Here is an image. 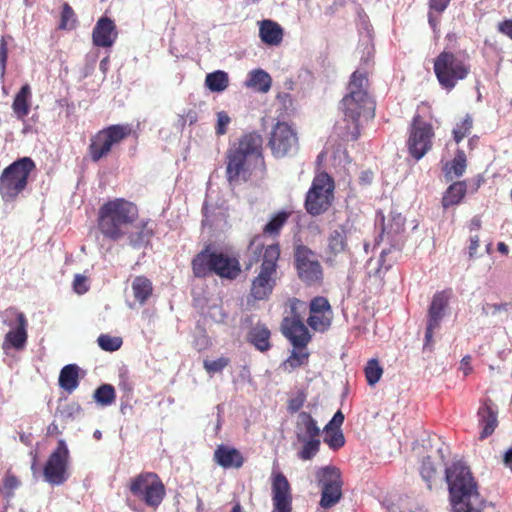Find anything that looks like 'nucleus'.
Here are the masks:
<instances>
[{
    "label": "nucleus",
    "mask_w": 512,
    "mask_h": 512,
    "mask_svg": "<svg viewBox=\"0 0 512 512\" xmlns=\"http://www.w3.org/2000/svg\"><path fill=\"white\" fill-rule=\"evenodd\" d=\"M263 139L257 132L246 133L226 152L225 176L230 185L262 181L267 174Z\"/></svg>",
    "instance_id": "nucleus-1"
},
{
    "label": "nucleus",
    "mask_w": 512,
    "mask_h": 512,
    "mask_svg": "<svg viewBox=\"0 0 512 512\" xmlns=\"http://www.w3.org/2000/svg\"><path fill=\"white\" fill-rule=\"evenodd\" d=\"M368 88L367 73L354 71L347 86L348 93L341 101L344 120L352 124V129L347 126L352 141H356L360 137V120L368 121L375 116V102L369 95Z\"/></svg>",
    "instance_id": "nucleus-2"
},
{
    "label": "nucleus",
    "mask_w": 512,
    "mask_h": 512,
    "mask_svg": "<svg viewBox=\"0 0 512 512\" xmlns=\"http://www.w3.org/2000/svg\"><path fill=\"white\" fill-rule=\"evenodd\" d=\"M445 473L453 512H482L484 500L469 468L457 462Z\"/></svg>",
    "instance_id": "nucleus-3"
},
{
    "label": "nucleus",
    "mask_w": 512,
    "mask_h": 512,
    "mask_svg": "<svg viewBox=\"0 0 512 512\" xmlns=\"http://www.w3.org/2000/svg\"><path fill=\"white\" fill-rule=\"evenodd\" d=\"M139 216L135 203L125 198H115L105 202L99 208L97 228L104 238L118 241L126 234V228L132 225Z\"/></svg>",
    "instance_id": "nucleus-4"
},
{
    "label": "nucleus",
    "mask_w": 512,
    "mask_h": 512,
    "mask_svg": "<svg viewBox=\"0 0 512 512\" xmlns=\"http://www.w3.org/2000/svg\"><path fill=\"white\" fill-rule=\"evenodd\" d=\"M193 275L196 278H206L217 275L222 279L235 280L241 273V265L237 257L224 252L211 250L206 245L191 261Z\"/></svg>",
    "instance_id": "nucleus-5"
},
{
    "label": "nucleus",
    "mask_w": 512,
    "mask_h": 512,
    "mask_svg": "<svg viewBox=\"0 0 512 512\" xmlns=\"http://www.w3.org/2000/svg\"><path fill=\"white\" fill-rule=\"evenodd\" d=\"M433 70L439 85L451 91L470 74L469 56L443 50L434 58Z\"/></svg>",
    "instance_id": "nucleus-6"
},
{
    "label": "nucleus",
    "mask_w": 512,
    "mask_h": 512,
    "mask_svg": "<svg viewBox=\"0 0 512 512\" xmlns=\"http://www.w3.org/2000/svg\"><path fill=\"white\" fill-rule=\"evenodd\" d=\"M36 164L30 157L12 162L0 175V195L5 202H12L26 189L30 174Z\"/></svg>",
    "instance_id": "nucleus-7"
},
{
    "label": "nucleus",
    "mask_w": 512,
    "mask_h": 512,
    "mask_svg": "<svg viewBox=\"0 0 512 512\" xmlns=\"http://www.w3.org/2000/svg\"><path fill=\"white\" fill-rule=\"evenodd\" d=\"M280 252L279 243L265 247L260 271L251 283L250 296L254 300H266L272 294L276 286L277 262Z\"/></svg>",
    "instance_id": "nucleus-8"
},
{
    "label": "nucleus",
    "mask_w": 512,
    "mask_h": 512,
    "mask_svg": "<svg viewBox=\"0 0 512 512\" xmlns=\"http://www.w3.org/2000/svg\"><path fill=\"white\" fill-rule=\"evenodd\" d=\"M133 133L132 126L125 124H112L97 131L90 138L87 153L94 163L110 155L113 148L121 144Z\"/></svg>",
    "instance_id": "nucleus-9"
},
{
    "label": "nucleus",
    "mask_w": 512,
    "mask_h": 512,
    "mask_svg": "<svg viewBox=\"0 0 512 512\" xmlns=\"http://www.w3.org/2000/svg\"><path fill=\"white\" fill-rule=\"evenodd\" d=\"M128 488L136 499L153 511L160 507L166 496V487L155 472H141L132 477Z\"/></svg>",
    "instance_id": "nucleus-10"
},
{
    "label": "nucleus",
    "mask_w": 512,
    "mask_h": 512,
    "mask_svg": "<svg viewBox=\"0 0 512 512\" xmlns=\"http://www.w3.org/2000/svg\"><path fill=\"white\" fill-rule=\"evenodd\" d=\"M334 180L326 172L317 174L305 198L304 207L311 216L325 213L334 199Z\"/></svg>",
    "instance_id": "nucleus-11"
},
{
    "label": "nucleus",
    "mask_w": 512,
    "mask_h": 512,
    "mask_svg": "<svg viewBox=\"0 0 512 512\" xmlns=\"http://www.w3.org/2000/svg\"><path fill=\"white\" fill-rule=\"evenodd\" d=\"M316 479L321 487L320 506L329 509L342 499V476L339 468L335 466L321 467L316 471Z\"/></svg>",
    "instance_id": "nucleus-12"
},
{
    "label": "nucleus",
    "mask_w": 512,
    "mask_h": 512,
    "mask_svg": "<svg viewBox=\"0 0 512 512\" xmlns=\"http://www.w3.org/2000/svg\"><path fill=\"white\" fill-rule=\"evenodd\" d=\"M294 263L299 279L308 286L321 285L323 268L316 253L305 245L295 248Z\"/></svg>",
    "instance_id": "nucleus-13"
},
{
    "label": "nucleus",
    "mask_w": 512,
    "mask_h": 512,
    "mask_svg": "<svg viewBox=\"0 0 512 512\" xmlns=\"http://www.w3.org/2000/svg\"><path fill=\"white\" fill-rule=\"evenodd\" d=\"M69 462L70 451L65 440L60 439L44 465L43 476L45 480L51 485L65 483L69 477Z\"/></svg>",
    "instance_id": "nucleus-14"
},
{
    "label": "nucleus",
    "mask_w": 512,
    "mask_h": 512,
    "mask_svg": "<svg viewBox=\"0 0 512 512\" xmlns=\"http://www.w3.org/2000/svg\"><path fill=\"white\" fill-rule=\"evenodd\" d=\"M267 146L275 158L289 156L298 149L297 132L287 122L278 121L271 128Z\"/></svg>",
    "instance_id": "nucleus-15"
},
{
    "label": "nucleus",
    "mask_w": 512,
    "mask_h": 512,
    "mask_svg": "<svg viewBox=\"0 0 512 512\" xmlns=\"http://www.w3.org/2000/svg\"><path fill=\"white\" fill-rule=\"evenodd\" d=\"M434 130L430 123L417 114L413 117L410 135L407 142L410 155L420 160L432 147Z\"/></svg>",
    "instance_id": "nucleus-16"
},
{
    "label": "nucleus",
    "mask_w": 512,
    "mask_h": 512,
    "mask_svg": "<svg viewBox=\"0 0 512 512\" xmlns=\"http://www.w3.org/2000/svg\"><path fill=\"white\" fill-rule=\"evenodd\" d=\"M5 317L3 323L11 328L14 326L15 329L10 330L4 338V347L9 345L16 350H21L25 347L28 334L27 327L28 321L24 313L18 311L14 307H9L3 312Z\"/></svg>",
    "instance_id": "nucleus-17"
},
{
    "label": "nucleus",
    "mask_w": 512,
    "mask_h": 512,
    "mask_svg": "<svg viewBox=\"0 0 512 512\" xmlns=\"http://www.w3.org/2000/svg\"><path fill=\"white\" fill-rule=\"evenodd\" d=\"M309 312L307 323L313 330L325 332L329 329L333 312L327 298L323 296L314 297L310 302Z\"/></svg>",
    "instance_id": "nucleus-18"
},
{
    "label": "nucleus",
    "mask_w": 512,
    "mask_h": 512,
    "mask_svg": "<svg viewBox=\"0 0 512 512\" xmlns=\"http://www.w3.org/2000/svg\"><path fill=\"white\" fill-rule=\"evenodd\" d=\"M272 501L274 511L291 512L292 511V495L291 487L286 476L281 473L273 474L272 478Z\"/></svg>",
    "instance_id": "nucleus-19"
},
{
    "label": "nucleus",
    "mask_w": 512,
    "mask_h": 512,
    "mask_svg": "<svg viewBox=\"0 0 512 512\" xmlns=\"http://www.w3.org/2000/svg\"><path fill=\"white\" fill-rule=\"evenodd\" d=\"M347 234L348 230L344 225H339L329 233L325 249L327 264L334 265L342 255L349 252Z\"/></svg>",
    "instance_id": "nucleus-20"
},
{
    "label": "nucleus",
    "mask_w": 512,
    "mask_h": 512,
    "mask_svg": "<svg viewBox=\"0 0 512 512\" xmlns=\"http://www.w3.org/2000/svg\"><path fill=\"white\" fill-rule=\"evenodd\" d=\"M281 331L294 348L305 349L311 341L309 330L302 320L283 319Z\"/></svg>",
    "instance_id": "nucleus-21"
},
{
    "label": "nucleus",
    "mask_w": 512,
    "mask_h": 512,
    "mask_svg": "<svg viewBox=\"0 0 512 512\" xmlns=\"http://www.w3.org/2000/svg\"><path fill=\"white\" fill-rule=\"evenodd\" d=\"M117 35L114 21L108 17H101L93 28V44L102 48L111 47L116 41Z\"/></svg>",
    "instance_id": "nucleus-22"
},
{
    "label": "nucleus",
    "mask_w": 512,
    "mask_h": 512,
    "mask_svg": "<svg viewBox=\"0 0 512 512\" xmlns=\"http://www.w3.org/2000/svg\"><path fill=\"white\" fill-rule=\"evenodd\" d=\"M213 460L224 469H240L245 462L243 454L237 448L224 444L216 447Z\"/></svg>",
    "instance_id": "nucleus-23"
},
{
    "label": "nucleus",
    "mask_w": 512,
    "mask_h": 512,
    "mask_svg": "<svg viewBox=\"0 0 512 512\" xmlns=\"http://www.w3.org/2000/svg\"><path fill=\"white\" fill-rule=\"evenodd\" d=\"M479 426L481 432L480 440L491 436L498 426L497 411L493 408L491 400H486L478 410Z\"/></svg>",
    "instance_id": "nucleus-24"
},
{
    "label": "nucleus",
    "mask_w": 512,
    "mask_h": 512,
    "mask_svg": "<svg viewBox=\"0 0 512 512\" xmlns=\"http://www.w3.org/2000/svg\"><path fill=\"white\" fill-rule=\"evenodd\" d=\"M320 433V428L310 413L302 411L298 414L295 423L296 440L320 437Z\"/></svg>",
    "instance_id": "nucleus-25"
},
{
    "label": "nucleus",
    "mask_w": 512,
    "mask_h": 512,
    "mask_svg": "<svg viewBox=\"0 0 512 512\" xmlns=\"http://www.w3.org/2000/svg\"><path fill=\"white\" fill-rule=\"evenodd\" d=\"M271 331L264 323H256L247 333L246 340L260 352H267L271 349Z\"/></svg>",
    "instance_id": "nucleus-26"
},
{
    "label": "nucleus",
    "mask_w": 512,
    "mask_h": 512,
    "mask_svg": "<svg viewBox=\"0 0 512 512\" xmlns=\"http://www.w3.org/2000/svg\"><path fill=\"white\" fill-rule=\"evenodd\" d=\"M283 29L277 22L265 19L259 22V37L269 46H278L283 40Z\"/></svg>",
    "instance_id": "nucleus-27"
},
{
    "label": "nucleus",
    "mask_w": 512,
    "mask_h": 512,
    "mask_svg": "<svg viewBox=\"0 0 512 512\" xmlns=\"http://www.w3.org/2000/svg\"><path fill=\"white\" fill-rule=\"evenodd\" d=\"M452 295L451 289H445L436 292L433 295L431 304L428 310V321L440 324L444 317L445 309L448 307L450 297Z\"/></svg>",
    "instance_id": "nucleus-28"
},
{
    "label": "nucleus",
    "mask_w": 512,
    "mask_h": 512,
    "mask_svg": "<svg viewBox=\"0 0 512 512\" xmlns=\"http://www.w3.org/2000/svg\"><path fill=\"white\" fill-rule=\"evenodd\" d=\"M32 91L29 84H24L16 93L12 110L18 120L23 121L30 112Z\"/></svg>",
    "instance_id": "nucleus-29"
},
{
    "label": "nucleus",
    "mask_w": 512,
    "mask_h": 512,
    "mask_svg": "<svg viewBox=\"0 0 512 512\" xmlns=\"http://www.w3.org/2000/svg\"><path fill=\"white\" fill-rule=\"evenodd\" d=\"M80 368L76 364H68L64 366L59 374V386L68 393L76 390L80 383Z\"/></svg>",
    "instance_id": "nucleus-30"
},
{
    "label": "nucleus",
    "mask_w": 512,
    "mask_h": 512,
    "mask_svg": "<svg viewBox=\"0 0 512 512\" xmlns=\"http://www.w3.org/2000/svg\"><path fill=\"white\" fill-rule=\"evenodd\" d=\"M466 195V184L464 181L452 183L442 197V206L447 209L461 203Z\"/></svg>",
    "instance_id": "nucleus-31"
},
{
    "label": "nucleus",
    "mask_w": 512,
    "mask_h": 512,
    "mask_svg": "<svg viewBox=\"0 0 512 512\" xmlns=\"http://www.w3.org/2000/svg\"><path fill=\"white\" fill-rule=\"evenodd\" d=\"M132 291L136 301L143 305L152 295V282L145 276H136L132 281Z\"/></svg>",
    "instance_id": "nucleus-32"
},
{
    "label": "nucleus",
    "mask_w": 512,
    "mask_h": 512,
    "mask_svg": "<svg viewBox=\"0 0 512 512\" xmlns=\"http://www.w3.org/2000/svg\"><path fill=\"white\" fill-rule=\"evenodd\" d=\"M290 211H278L274 214L268 223L263 227V234L265 236L276 238L280 235L282 228L287 223L289 217L291 216Z\"/></svg>",
    "instance_id": "nucleus-33"
},
{
    "label": "nucleus",
    "mask_w": 512,
    "mask_h": 512,
    "mask_svg": "<svg viewBox=\"0 0 512 512\" xmlns=\"http://www.w3.org/2000/svg\"><path fill=\"white\" fill-rule=\"evenodd\" d=\"M154 235V230L150 226V220L144 221L138 227V230L129 235V244L133 248H141L147 245Z\"/></svg>",
    "instance_id": "nucleus-34"
},
{
    "label": "nucleus",
    "mask_w": 512,
    "mask_h": 512,
    "mask_svg": "<svg viewBox=\"0 0 512 512\" xmlns=\"http://www.w3.org/2000/svg\"><path fill=\"white\" fill-rule=\"evenodd\" d=\"M271 84L272 79L270 75L264 70L257 69L250 72L247 86L259 92L266 93L270 90Z\"/></svg>",
    "instance_id": "nucleus-35"
},
{
    "label": "nucleus",
    "mask_w": 512,
    "mask_h": 512,
    "mask_svg": "<svg viewBox=\"0 0 512 512\" xmlns=\"http://www.w3.org/2000/svg\"><path fill=\"white\" fill-rule=\"evenodd\" d=\"M301 447L297 451V457L303 461L311 460L320 450V437L296 440Z\"/></svg>",
    "instance_id": "nucleus-36"
},
{
    "label": "nucleus",
    "mask_w": 512,
    "mask_h": 512,
    "mask_svg": "<svg viewBox=\"0 0 512 512\" xmlns=\"http://www.w3.org/2000/svg\"><path fill=\"white\" fill-rule=\"evenodd\" d=\"M229 84L228 74L218 70L206 75L205 85L212 92H222Z\"/></svg>",
    "instance_id": "nucleus-37"
},
{
    "label": "nucleus",
    "mask_w": 512,
    "mask_h": 512,
    "mask_svg": "<svg viewBox=\"0 0 512 512\" xmlns=\"http://www.w3.org/2000/svg\"><path fill=\"white\" fill-rule=\"evenodd\" d=\"M307 305L304 301L297 298H290L285 304V316L283 319L302 320L306 313Z\"/></svg>",
    "instance_id": "nucleus-38"
},
{
    "label": "nucleus",
    "mask_w": 512,
    "mask_h": 512,
    "mask_svg": "<svg viewBox=\"0 0 512 512\" xmlns=\"http://www.w3.org/2000/svg\"><path fill=\"white\" fill-rule=\"evenodd\" d=\"M94 400L101 406H109L116 400V391L111 384H102L94 392Z\"/></svg>",
    "instance_id": "nucleus-39"
},
{
    "label": "nucleus",
    "mask_w": 512,
    "mask_h": 512,
    "mask_svg": "<svg viewBox=\"0 0 512 512\" xmlns=\"http://www.w3.org/2000/svg\"><path fill=\"white\" fill-rule=\"evenodd\" d=\"M309 352L305 349L294 348L290 356L285 360V368L294 370L308 363Z\"/></svg>",
    "instance_id": "nucleus-40"
},
{
    "label": "nucleus",
    "mask_w": 512,
    "mask_h": 512,
    "mask_svg": "<svg viewBox=\"0 0 512 512\" xmlns=\"http://www.w3.org/2000/svg\"><path fill=\"white\" fill-rule=\"evenodd\" d=\"M364 372H365V377H366L367 383L370 386H373L381 379V376L383 374V369L379 365L378 360L370 359L367 362Z\"/></svg>",
    "instance_id": "nucleus-41"
},
{
    "label": "nucleus",
    "mask_w": 512,
    "mask_h": 512,
    "mask_svg": "<svg viewBox=\"0 0 512 512\" xmlns=\"http://www.w3.org/2000/svg\"><path fill=\"white\" fill-rule=\"evenodd\" d=\"M324 442L332 450H338L345 444V437L341 429H328L324 430Z\"/></svg>",
    "instance_id": "nucleus-42"
},
{
    "label": "nucleus",
    "mask_w": 512,
    "mask_h": 512,
    "mask_svg": "<svg viewBox=\"0 0 512 512\" xmlns=\"http://www.w3.org/2000/svg\"><path fill=\"white\" fill-rule=\"evenodd\" d=\"M420 474L423 480L427 483L428 489L431 490L432 484L436 479V468L430 456H427L422 460Z\"/></svg>",
    "instance_id": "nucleus-43"
},
{
    "label": "nucleus",
    "mask_w": 512,
    "mask_h": 512,
    "mask_svg": "<svg viewBox=\"0 0 512 512\" xmlns=\"http://www.w3.org/2000/svg\"><path fill=\"white\" fill-rule=\"evenodd\" d=\"M466 170V155L463 150H457L455 157L449 164L447 173H453L455 176H461Z\"/></svg>",
    "instance_id": "nucleus-44"
},
{
    "label": "nucleus",
    "mask_w": 512,
    "mask_h": 512,
    "mask_svg": "<svg viewBox=\"0 0 512 512\" xmlns=\"http://www.w3.org/2000/svg\"><path fill=\"white\" fill-rule=\"evenodd\" d=\"M473 127L472 118L467 115L460 123L453 129V138L456 143H460L470 132Z\"/></svg>",
    "instance_id": "nucleus-45"
},
{
    "label": "nucleus",
    "mask_w": 512,
    "mask_h": 512,
    "mask_svg": "<svg viewBox=\"0 0 512 512\" xmlns=\"http://www.w3.org/2000/svg\"><path fill=\"white\" fill-rule=\"evenodd\" d=\"M97 342L102 350L108 352H114L120 349L122 345V339L120 337H113L108 334H101Z\"/></svg>",
    "instance_id": "nucleus-46"
},
{
    "label": "nucleus",
    "mask_w": 512,
    "mask_h": 512,
    "mask_svg": "<svg viewBox=\"0 0 512 512\" xmlns=\"http://www.w3.org/2000/svg\"><path fill=\"white\" fill-rule=\"evenodd\" d=\"M20 480L8 470L3 478V490L7 498L14 496V491L20 486Z\"/></svg>",
    "instance_id": "nucleus-47"
},
{
    "label": "nucleus",
    "mask_w": 512,
    "mask_h": 512,
    "mask_svg": "<svg viewBox=\"0 0 512 512\" xmlns=\"http://www.w3.org/2000/svg\"><path fill=\"white\" fill-rule=\"evenodd\" d=\"M230 364L228 357H220L216 360H204L203 367L209 374H215L221 372Z\"/></svg>",
    "instance_id": "nucleus-48"
},
{
    "label": "nucleus",
    "mask_w": 512,
    "mask_h": 512,
    "mask_svg": "<svg viewBox=\"0 0 512 512\" xmlns=\"http://www.w3.org/2000/svg\"><path fill=\"white\" fill-rule=\"evenodd\" d=\"M307 395L304 390H300L296 393V395L288 400L287 410L289 413L293 414L298 412L304 405L306 401Z\"/></svg>",
    "instance_id": "nucleus-49"
},
{
    "label": "nucleus",
    "mask_w": 512,
    "mask_h": 512,
    "mask_svg": "<svg viewBox=\"0 0 512 512\" xmlns=\"http://www.w3.org/2000/svg\"><path fill=\"white\" fill-rule=\"evenodd\" d=\"M231 122V118L225 111L217 113V123L215 126V133L217 136H222L227 133L228 125Z\"/></svg>",
    "instance_id": "nucleus-50"
},
{
    "label": "nucleus",
    "mask_w": 512,
    "mask_h": 512,
    "mask_svg": "<svg viewBox=\"0 0 512 512\" xmlns=\"http://www.w3.org/2000/svg\"><path fill=\"white\" fill-rule=\"evenodd\" d=\"M8 59V43L5 36L0 39V76L3 78L6 72Z\"/></svg>",
    "instance_id": "nucleus-51"
},
{
    "label": "nucleus",
    "mask_w": 512,
    "mask_h": 512,
    "mask_svg": "<svg viewBox=\"0 0 512 512\" xmlns=\"http://www.w3.org/2000/svg\"><path fill=\"white\" fill-rule=\"evenodd\" d=\"M75 13L72 7L68 3H64L61 12V22L59 25L60 29H66L69 25V22H75Z\"/></svg>",
    "instance_id": "nucleus-52"
},
{
    "label": "nucleus",
    "mask_w": 512,
    "mask_h": 512,
    "mask_svg": "<svg viewBox=\"0 0 512 512\" xmlns=\"http://www.w3.org/2000/svg\"><path fill=\"white\" fill-rule=\"evenodd\" d=\"M86 282H87V278L85 276H83L81 274L75 275L74 281H73V287H74L75 292H77L78 294L86 293L89 289Z\"/></svg>",
    "instance_id": "nucleus-53"
},
{
    "label": "nucleus",
    "mask_w": 512,
    "mask_h": 512,
    "mask_svg": "<svg viewBox=\"0 0 512 512\" xmlns=\"http://www.w3.org/2000/svg\"><path fill=\"white\" fill-rule=\"evenodd\" d=\"M451 0H429L428 5L431 11L442 14L449 6Z\"/></svg>",
    "instance_id": "nucleus-54"
},
{
    "label": "nucleus",
    "mask_w": 512,
    "mask_h": 512,
    "mask_svg": "<svg viewBox=\"0 0 512 512\" xmlns=\"http://www.w3.org/2000/svg\"><path fill=\"white\" fill-rule=\"evenodd\" d=\"M344 422V414L342 413V411L338 410L333 418L326 424V426L324 427V430H328V429H341V425L343 424Z\"/></svg>",
    "instance_id": "nucleus-55"
},
{
    "label": "nucleus",
    "mask_w": 512,
    "mask_h": 512,
    "mask_svg": "<svg viewBox=\"0 0 512 512\" xmlns=\"http://www.w3.org/2000/svg\"><path fill=\"white\" fill-rule=\"evenodd\" d=\"M497 30L499 33L505 35L512 40V19H504L497 24Z\"/></svg>",
    "instance_id": "nucleus-56"
},
{
    "label": "nucleus",
    "mask_w": 512,
    "mask_h": 512,
    "mask_svg": "<svg viewBox=\"0 0 512 512\" xmlns=\"http://www.w3.org/2000/svg\"><path fill=\"white\" fill-rule=\"evenodd\" d=\"M440 324L427 321V327L425 332V347L432 343L434 330L439 327Z\"/></svg>",
    "instance_id": "nucleus-57"
},
{
    "label": "nucleus",
    "mask_w": 512,
    "mask_h": 512,
    "mask_svg": "<svg viewBox=\"0 0 512 512\" xmlns=\"http://www.w3.org/2000/svg\"><path fill=\"white\" fill-rule=\"evenodd\" d=\"M480 246V239L478 235H475L470 238V243L468 246V254L469 258H474L476 256L477 250Z\"/></svg>",
    "instance_id": "nucleus-58"
},
{
    "label": "nucleus",
    "mask_w": 512,
    "mask_h": 512,
    "mask_svg": "<svg viewBox=\"0 0 512 512\" xmlns=\"http://www.w3.org/2000/svg\"><path fill=\"white\" fill-rule=\"evenodd\" d=\"M481 226H482L481 218L479 216H474L470 220L468 228H469L470 232H472V231H478L481 228Z\"/></svg>",
    "instance_id": "nucleus-59"
},
{
    "label": "nucleus",
    "mask_w": 512,
    "mask_h": 512,
    "mask_svg": "<svg viewBox=\"0 0 512 512\" xmlns=\"http://www.w3.org/2000/svg\"><path fill=\"white\" fill-rule=\"evenodd\" d=\"M432 12L433 11L430 10L428 13V21L432 29L435 31L439 24V19L435 17Z\"/></svg>",
    "instance_id": "nucleus-60"
},
{
    "label": "nucleus",
    "mask_w": 512,
    "mask_h": 512,
    "mask_svg": "<svg viewBox=\"0 0 512 512\" xmlns=\"http://www.w3.org/2000/svg\"><path fill=\"white\" fill-rule=\"evenodd\" d=\"M497 249L500 253L507 255L509 252V247L504 242H499L497 245Z\"/></svg>",
    "instance_id": "nucleus-61"
},
{
    "label": "nucleus",
    "mask_w": 512,
    "mask_h": 512,
    "mask_svg": "<svg viewBox=\"0 0 512 512\" xmlns=\"http://www.w3.org/2000/svg\"><path fill=\"white\" fill-rule=\"evenodd\" d=\"M230 512H242V506L239 502L235 503Z\"/></svg>",
    "instance_id": "nucleus-62"
},
{
    "label": "nucleus",
    "mask_w": 512,
    "mask_h": 512,
    "mask_svg": "<svg viewBox=\"0 0 512 512\" xmlns=\"http://www.w3.org/2000/svg\"><path fill=\"white\" fill-rule=\"evenodd\" d=\"M386 254H387V252L385 250L381 252L380 257H379L380 266L384 265Z\"/></svg>",
    "instance_id": "nucleus-63"
},
{
    "label": "nucleus",
    "mask_w": 512,
    "mask_h": 512,
    "mask_svg": "<svg viewBox=\"0 0 512 512\" xmlns=\"http://www.w3.org/2000/svg\"><path fill=\"white\" fill-rule=\"evenodd\" d=\"M48 432L49 433H59L57 425H54V424L50 425L48 427Z\"/></svg>",
    "instance_id": "nucleus-64"
}]
</instances>
